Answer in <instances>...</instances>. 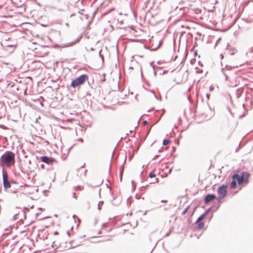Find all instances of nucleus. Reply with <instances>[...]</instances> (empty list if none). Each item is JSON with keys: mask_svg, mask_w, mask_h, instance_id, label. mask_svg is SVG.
Here are the masks:
<instances>
[{"mask_svg": "<svg viewBox=\"0 0 253 253\" xmlns=\"http://www.w3.org/2000/svg\"><path fill=\"white\" fill-rule=\"evenodd\" d=\"M250 175L247 172H243L241 175L238 174H234L232 176V181L230 184L231 189H234L237 186V183L239 185L242 184L244 182L246 183L249 182V179Z\"/></svg>", "mask_w": 253, "mask_h": 253, "instance_id": "f257e3e1", "label": "nucleus"}, {"mask_svg": "<svg viewBox=\"0 0 253 253\" xmlns=\"http://www.w3.org/2000/svg\"><path fill=\"white\" fill-rule=\"evenodd\" d=\"M0 161L2 166L10 167L15 163V154L12 152H6L1 156Z\"/></svg>", "mask_w": 253, "mask_h": 253, "instance_id": "f03ea898", "label": "nucleus"}, {"mask_svg": "<svg viewBox=\"0 0 253 253\" xmlns=\"http://www.w3.org/2000/svg\"><path fill=\"white\" fill-rule=\"evenodd\" d=\"M88 80V76L86 74H83L73 80L70 86L73 88H76L83 85L86 81Z\"/></svg>", "mask_w": 253, "mask_h": 253, "instance_id": "7ed1b4c3", "label": "nucleus"}, {"mask_svg": "<svg viewBox=\"0 0 253 253\" xmlns=\"http://www.w3.org/2000/svg\"><path fill=\"white\" fill-rule=\"evenodd\" d=\"M3 185L5 189H7L11 187V184L8 180V174L6 171L2 172Z\"/></svg>", "mask_w": 253, "mask_h": 253, "instance_id": "20e7f679", "label": "nucleus"}, {"mask_svg": "<svg viewBox=\"0 0 253 253\" xmlns=\"http://www.w3.org/2000/svg\"><path fill=\"white\" fill-rule=\"evenodd\" d=\"M227 186L225 185H222L218 187L217 189V193L219 198L222 199L225 197L227 193Z\"/></svg>", "mask_w": 253, "mask_h": 253, "instance_id": "39448f33", "label": "nucleus"}, {"mask_svg": "<svg viewBox=\"0 0 253 253\" xmlns=\"http://www.w3.org/2000/svg\"><path fill=\"white\" fill-rule=\"evenodd\" d=\"M41 160L42 162L47 164H51L54 161V159L49 158L47 156H42L41 157Z\"/></svg>", "mask_w": 253, "mask_h": 253, "instance_id": "423d86ee", "label": "nucleus"}, {"mask_svg": "<svg viewBox=\"0 0 253 253\" xmlns=\"http://www.w3.org/2000/svg\"><path fill=\"white\" fill-rule=\"evenodd\" d=\"M216 197L214 194H208L206 196L205 199V203L206 204L209 203V202L214 200Z\"/></svg>", "mask_w": 253, "mask_h": 253, "instance_id": "0eeeda50", "label": "nucleus"}, {"mask_svg": "<svg viewBox=\"0 0 253 253\" xmlns=\"http://www.w3.org/2000/svg\"><path fill=\"white\" fill-rule=\"evenodd\" d=\"M206 214H207V213H204V214L201 215L198 218L197 220L196 221V222H199L200 221L202 220L205 218Z\"/></svg>", "mask_w": 253, "mask_h": 253, "instance_id": "6e6552de", "label": "nucleus"}, {"mask_svg": "<svg viewBox=\"0 0 253 253\" xmlns=\"http://www.w3.org/2000/svg\"><path fill=\"white\" fill-rule=\"evenodd\" d=\"M205 224L203 222H200L198 224V228L199 229L204 228Z\"/></svg>", "mask_w": 253, "mask_h": 253, "instance_id": "1a4fd4ad", "label": "nucleus"}, {"mask_svg": "<svg viewBox=\"0 0 253 253\" xmlns=\"http://www.w3.org/2000/svg\"><path fill=\"white\" fill-rule=\"evenodd\" d=\"M170 141L167 139H165L163 141V144L164 145H167L170 143Z\"/></svg>", "mask_w": 253, "mask_h": 253, "instance_id": "9d476101", "label": "nucleus"}, {"mask_svg": "<svg viewBox=\"0 0 253 253\" xmlns=\"http://www.w3.org/2000/svg\"><path fill=\"white\" fill-rule=\"evenodd\" d=\"M149 176L150 178H152L155 176V175L154 174V173L153 172H151L149 174Z\"/></svg>", "mask_w": 253, "mask_h": 253, "instance_id": "9b49d317", "label": "nucleus"}, {"mask_svg": "<svg viewBox=\"0 0 253 253\" xmlns=\"http://www.w3.org/2000/svg\"><path fill=\"white\" fill-rule=\"evenodd\" d=\"M189 209V207H187L182 212V214L183 215L185 214L188 211V210Z\"/></svg>", "mask_w": 253, "mask_h": 253, "instance_id": "f8f14e48", "label": "nucleus"}, {"mask_svg": "<svg viewBox=\"0 0 253 253\" xmlns=\"http://www.w3.org/2000/svg\"><path fill=\"white\" fill-rule=\"evenodd\" d=\"M72 195H73V197H74L75 199H77V197H76V193H74H74H72Z\"/></svg>", "mask_w": 253, "mask_h": 253, "instance_id": "ddd939ff", "label": "nucleus"}, {"mask_svg": "<svg viewBox=\"0 0 253 253\" xmlns=\"http://www.w3.org/2000/svg\"><path fill=\"white\" fill-rule=\"evenodd\" d=\"M158 182H159L158 178H156L155 179V182L158 183ZM154 183H155V182H154Z\"/></svg>", "mask_w": 253, "mask_h": 253, "instance_id": "4468645a", "label": "nucleus"}, {"mask_svg": "<svg viewBox=\"0 0 253 253\" xmlns=\"http://www.w3.org/2000/svg\"><path fill=\"white\" fill-rule=\"evenodd\" d=\"M143 123L144 125H145L147 124V122L146 121H143Z\"/></svg>", "mask_w": 253, "mask_h": 253, "instance_id": "2eb2a0df", "label": "nucleus"}, {"mask_svg": "<svg viewBox=\"0 0 253 253\" xmlns=\"http://www.w3.org/2000/svg\"><path fill=\"white\" fill-rule=\"evenodd\" d=\"M54 234L57 235V234H58V233L57 232H55Z\"/></svg>", "mask_w": 253, "mask_h": 253, "instance_id": "dca6fc26", "label": "nucleus"}, {"mask_svg": "<svg viewBox=\"0 0 253 253\" xmlns=\"http://www.w3.org/2000/svg\"><path fill=\"white\" fill-rule=\"evenodd\" d=\"M162 202H165V203H166V202H167V201H166H166H165V200H164V201H163V200H162Z\"/></svg>", "mask_w": 253, "mask_h": 253, "instance_id": "f3484780", "label": "nucleus"}, {"mask_svg": "<svg viewBox=\"0 0 253 253\" xmlns=\"http://www.w3.org/2000/svg\"><path fill=\"white\" fill-rule=\"evenodd\" d=\"M195 54L197 55V52L196 51L195 52Z\"/></svg>", "mask_w": 253, "mask_h": 253, "instance_id": "a211bd4d", "label": "nucleus"}]
</instances>
